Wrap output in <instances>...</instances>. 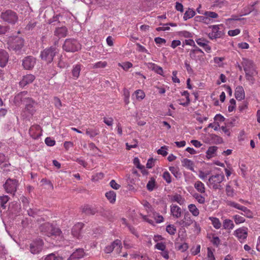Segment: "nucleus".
Returning a JSON list of instances; mask_svg holds the SVG:
<instances>
[{"instance_id": "obj_55", "label": "nucleus", "mask_w": 260, "mask_h": 260, "mask_svg": "<svg viewBox=\"0 0 260 260\" xmlns=\"http://www.w3.org/2000/svg\"><path fill=\"white\" fill-rule=\"evenodd\" d=\"M123 95H124V101L126 105H128L129 103V99L130 96V93L129 91L124 88L123 90Z\"/></svg>"}, {"instance_id": "obj_45", "label": "nucleus", "mask_w": 260, "mask_h": 260, "mask_svg": "<svg viewBox=\"0 0 260 260\" xmlns=\"http://www.w3.org/2000/svg\"><path fill=\"white\" fill-rule=\"evenodd\" d=\"M86 134L90 138H93L99 134V131L96 129L88 128L86 131Z\"/></svg>"}, {"instance_id": "obj_21", "label": "nucleus", "mask_w": 260, "mask_h": 260, "mask_svg": "<svg viewBox=\"0 0 260 260\" xmlns=\"http://www.w3.org/2000/svg\"><path fill=\"white\" fill-rule=\"evenodd\" d=\"M35 77L32 74H27L24 76L19 82L21 87H24L27 84L31 83L35 80Z\"/></svg>"}, {"instance_id": "obj_26", "label": "nucleus", "mask_w": 260, "mask_h": 260, "mask_svg": "<svg viewBox=\"0 0 260 260\" xmlns=\"http://www.w3.org/2000/svg\"><path fill=\"white\" fill-rule=\"evenodd\" d=\"M257 74L256 70L245 72V78L250 85H253L255 81L254 76Z\"/></svg>"}, {"instance_id": "obj_11", "label": "nucleus", "mask_w": 260, "mask_h": 260, "mask_svg": "<svg viewBox=\"0 0 260 260\" xmlns=\"http://www.w3.org/2000/svg\"><path fill=\"white\" fill-rule=\"evenodd\" d=\"M234 235L238 238L240 242H243L246 239L248 236V229L242 226L234 231Z\"/></svg>"}, {"instance_id": "obj_15", "label": "nucleus", "mask_w": 260, "mask_h": 260, "mask_svg": "<svg viewBox=\"0 0 260 260\" xmlns=\"http://www.w3.org/2000/svg\"><path fill=\"white\" fill-rule=\"evenodd\" d=\"M83 227V223L78 222L75 224L72 229V236L78 239H80L82 238L81 231Z\"/></svg>"}, {"instance_id": "obj_50", "label": "nucleus", "mask_w": 260, "mask_h": 260, "mask_svg": "<svg viewBox=\"0 0 260 260\" xmlns=\"http://www.w3.org/2000/svg\"><path fill=\"white\" fill-rule=\"evenodd\" d=\"M155 186V179L153 178H151V179L148 181L147 184V188L149 191H152Z\"/></svg>"}, {"instance_id": "obj_30", "label": "nucleus", "mask_w": 260, "mask_h": 260, "mask_svg": "<svg viewBox=\"0 0 260 260\" xmlns=\"http://www.w3.org/2000/svg\"><path fill=\"white\" fill-rule=\"evenodd\" d=\"M41 131V128L39 125H33L30 127L29 129V133L31 136L35 138L40 135Z\"/></svg>"}, {"instance_id": "obj_9", "label": "nucleus", "mask_w": 260, "mask_h": 260, "mask_svg": "<svg viewBox=\"0 0 260 260\" xmlns=\"http://www.w3.org/2000/svg\"><path fill=\"white\" fill-rule=\"evenodd\" d=\"M40 230L42 232H44L48 235L49 234L60 235L61 233L58 229H53L52 225L48 222L42 224L40 227Z\"/></svg>"}, {"instance_id": "obj_5", "label": "nucleus", "mask_w": 260, "mask_h": 260, "mask_svg": "<svg viewBox=\"0 0 260 260\" xmlns=\"http://www.w3.org/2000/svg\"><path fill=\"white\" fill-rule=\"evenodd\" d=\"M9 47L13 50H20L23 46L24 40L20 37H10L8 41Z\"/></svg>"}, {"instance_id": "obj_49", "label": "nucleus", "mask_w": 260, "mask_h": 260, "mask_svg": "<svg viewBox=\"0 0 260 260\" xmlns=\"http://www.w3.org/2000/svg\"><path fill=\"white\" fill-rule=\"evenodd\" d=\"M166 231L169 234L173 235L176 232V228L173 224H169L166 226Z\"/></svg>"}, {"instance_id": "obj_7", "label": "nucleus", "mask_w": 260, "mask_h": 260, "mask_svg": "<svg viewBox=\"0 0 260 260\" xmlns=\"http://www.w3.org/2000/svg\"><path fill=\"white\" fill-rule=\"evenodd\" d=\"M204 52L197 47L196 49L191 50L189 52L190 57L196 62H203L204 61Z\"/></svg>"}, {"instance_id": "obj_27", "label": "nucleus", "mask_w": 260, "mask_h": 260, "mask_svg": "<svg viewBox=\"0 0 260 260\" xmlns=\"http://www.w3.org/2000/svg\"><path fill=\"white\" fill-rule=\"evenodd\" d=\"M147 67L149 69L154 71L157 74L164 76V71L162 68L157 64L153 62H148Z\"/></svg>"}, {"instance_id": "obj_10", "label": "nucleus", "mask_w": 260, "mask_h": 260, "mask_svg": "<svg viewBox=\"0 0 260 260\" xmlns=\"http://www.w3.org/2000/svg\"><path fill=\"white\" fill-rule=\"evenodd\" d=\"M43 242L40 239H36L32 242L29 245V250L32 254L39 253L43 249Z\"/></svg>"}, {"instance_id": "obj_48", "label": "nucleus", "mask_w": 260, "mask_h": 260, "mask_svg": "<svg viewBox=\"0 0 260 260\" xmlns=\"http://www.w3.org/2000/svg\"><path fill=\"white\" fill-rule=\"evenodd\" d=\"M107 65L106 61H100L92 64L93 69L104 68Z\"/></svg>"}, {"instance_id": "obj_12", "label": "nucleus", "mask_w": 260, "mask_h": 260, "mask_svg": "<svg viewBox=\"0 0 260 260\" xmlns=\"http://www.w3.org/2000/svg\"><path fill=\"white\" fill-rule=\"evenodd\" d=\"M194 220L188 212H185L182 219L177 222L181 227L188 228L194 222Z\"/></svg>"}, {"instance_id": "obj_59", "label": "nucleus", "mask_w": 260, "mask_h": 260, "mask_svg": "<svg viewBox=\"0 0 260 260\" xmlns=\"http://www.w3.org/2000/svg\"><path fill=\"white\" fill-rule=\"evenodd\" d=\"M119 66L121 67L124 70L127 71L133 67V64L130 62H125L122 65L119 63Z\"/></svg>"}, {"instance_id": "obj_23", "label": "nucleus", "mask_w": 260, "mask_h": 260, "mask_svg": "<svg viewBox=\"0 0 260 260\" xmlns=\"http://www.w3.org/2000/svg\"><path fill=\"white\" fill-rule=\"evenodd\" d=\"M68 33V29L65 26L57 27L54 30V35L60 39L66 37Z\"/></svg>"}, {"instance_id": "obj_34", "label": "nucleus", "mask_w": 260, "mask_h": 260, "mask_svg": "<svg viewBox=\"0 0 260 260\" xmlns=\"http://www.w3.org/2000/svg\"><path fill=\"white\" fill-rule=\"evenodd\" d=\"M205 194L196 192L192 194V197L199 204H204L206 202Z\"/></svg>"}, {"instance_id": "obj_35", "label": "nucleus", "mask_w": 260, "mask_h": 260, "mask_svg": "<svg viewBox=\"0 0 260 260\" xmlns=\"http://www.w3.org/2000/svg\"><path fill=\"white\" fill-rule=\"evenodd\" d=\"M209 219L211 221L212 225L215 229L218 230L220 229L222 224L218 218L211 216L209 217Z\"/></svg>"}, {"instance_id": "obj_51", "label": "nucleus", "mask_w": 260, "mask_h": 260, "mask_svg": "<svg viewBox=\"0 0 260 260\" xmlns=\"http://www.w3.org/2000/svg\"><path fill=\"white\" fill-rule=\"evenodd\" d=\"M175 246L178 248V250H181L182 252L186 251L188 248V246L186 243H183L182 244H179L178 243H175Z\"/></svg>"}, {"instance_id": "obj_4", "label": "nucleus", "mask_w": 260, "mask_h": 260, "mask_svg": "<svg viewBox=\"0 0 260 260\" xmlns=\"http://www.w3.org/2000/svg\"><path fill=\"white\" fill-rule=\"evenodd\" d=\"M63 49L67 52H76L81 48L80 43L75 39H67L62 46Z\"/></svg>"}, {"instance_id": "obj_62", "label": "nucleus", "mask_w": 260, "mask_h": 260, "mask_svg": "<svg viewBox=\"0 0 260 260\" xmlns=\"http://www.w3.org/2000/svg\"><path fill=\"white\" fill-rule=\"evenodd\" d=\"M241 31L240 29L236 28L234 30H229L228 34L230 36L234 37L240 33Z\"/></svg>"}, {"instance_id": "obj_19", "label": "nucleus", "mask_w": 260, "mask_h": 260, "mask_svg": "<svg viewBox=\"0 0 260 260\" xmlns=\"http://www.w3.org/2000/svg\"><path fill=\"white\" fill-rule=\"evenodd\" d=\"M197 43L201 47H202L206 52L210 53L211 47L208 45L209 41L204 38H199L196 40Z\"/></svg>"}, {"instance_id": "obj_20", "label": "nucleus", "mask_w": 260, "mask_h": 260, "mask_svg": "<svg viewBox=\"0 0 260 260\" xmlns=\"http://www.w3.org/2000/svg\"><path fill=\"white\" fill-rule=\"evenodd\" d=\"M241 64L245 72L255 70L253 67V62L251 60L243 58Z\"/></svg>"}, {"instance_id": "obj_43", "label": "nucleus", "mask_w": 260, "mask_h": 260, "mask_svg": "<svg viewBox=\"0 0 260 260\" xmlns=\"http://www.w3.org/2000/svg\"><path fill=\"white\" fill-rule=\"evenodd\" d=\"M83 212L86 214L94 215L96 213V210L95 209L91 208V207L88 205H86L84 206L83 208Z\"/></svg>"}, {"instance_id": "obj_8", "label": "nucleus", "mask_w": 260, "mask_h": 260, "mask_svg": "<svg viewBox=\"0 0 260 260\" xmlns=\"http://www.w3.org/2000/svg\"><path fill=\"white\" fill-rule=\"evenodd\" d=\"M18 182L15 179H8L4 185L6 191L10 194L14 195L17 190Z\"/></svg>"}, {"instance_id": "obj_40", "label": "nucleus", "mask_w": 260, "mask_h": 260, "mask_svg": "<svg viewBox=\"0 0 260 260\" xmlns=\"http://www.w3.org/2000/svg\"><path fill=\"white\" fill-rule=\"evenodd\" d=\"M226 204L228 206L234 208L235 209L242 211L244 206L240 205L239 204L232 201L228 200L226 201Z\"/></svg>"}, {"instance_id": "obj_46", "label": "nucleus", "mask_w": 260, "mask_h": 260, "mask_svg": "<svg viewBox=\"0 0 260 260\" xmlns=\"http://www.w3.org/2000/svg\"><path fill=\"white\" fill-rule=\"evenodd\" d=\"M225 191L228 197H233L235 196V190L230 185L226 186Z\"/></svg>"}, {"instance_id": "obj_29", "label": "nucleus", "mask_w": 260, "mask_h": 260, "mask_svg": "<svg viewBox=\"0 0 260 260\" xmlns=\"http://www.w3.org/2000/svg\"><path fill=\"white\" fill-rule=\"evenodd\" d=\"M194 187L198 192L201 194H206V187L205 184L201 181H197L194 183Z\"/></svg>"}, {"instance_id": "obj_33", "label": "nucleus", "mask_w": 260, "mask_h": 260, "mask_svg": "<svg viewBox=\"0 0 260 260\" xmlns=\"http://www.w3.org/2000/svg\"><path fill=\"white\" fill-rule=\"evenodd\" d=\"M188 209L192 216L197 217L199 215L200 210L196 205L193 204H189L188 205Z\"/></svg>"}, {"instance_id": "obj_63", "label": "nucleus", "mask_w": 260, "mask_h": 260, "mask_svg": "<svg viewBox=\"0 0 260 260\" xmlns=\"http://www.w3.org/2000/svg\"><path fill=\"white\" fill-rule=\"evenodd\" d=\"M230 103L231 105L228 107V110L231 112H232L235 108L236 101L234 99H232L230 100Z\"/></svg>"}, {"instance_id": "obj_56", "label": "nucleus", "mask_w": 260, "mask_h": 260, "mask_svg": "<svg viewBox=\"0 0 260 260\" xmlns=\"http://www.w3.org/2000/svg\"><path fill=\"white\" fill-rule=\"evenodd\" d=\"M179 35L186 38H190L193 37V35L191 32L186 30H183L179 32Z\"/></svg>"}, {"instance_id": "obj_64", "label": "nucleus", "mask_w": 260, "mask_h": 260, "mask_svg": "<svg viewBox=\"0 0 260 260\" xmlns=\"http://www.w3.org/2000/svg\"><path fill=\"white\" fill-rule=\"evenodd\" d=\"M9 29V27L0 24V35L5 34Z\"/></svg>"}, {"instance_id": "obj_58", "label": "nucleus", "mask_w": 260, "mask_h": 260, "mask_svg": "<svg viewBox=\"0 0 260 260\" xmlns=\"http://www.w3.org/2000/svg\"><path fill=\"white\" fill-rule=\"evenodd\" d=\"M167 146H162L159 149H158L157 151V152L158 154H161L164 156H166L168 154V152L167 151Z\"/></svg>"}, {"instance_id": "obj_25", "label": "nucleus", "mask_w": 260, "mask_h": 260, "mask_svg": "<svg viewBox=\"0 0 260 260\" xmlns=\"http://www.w3.org/2000/svg\"><path fill=\"white\" fill-rule=\"evenodd\" d=\"M235 96L238 101H241L245 98V91L242 86H238L236 88Z\"/></svg>"}, {"instance_id": "obj_37", "label": "nucleus", "mask_w": 260, "mask_h": 260, "mask_svg": "<svg viewBox=\"0 0 260 260\" xmlns=\"http://www.w3.org/2000/svg\"><path fill=\"white\" fill-rule=\"evenodd\" d=\"M195 11L192 9L188 8L184 14L183 19L186 21L192 18L195 16Z\"/></svg>"}, {"instance_id": "obj_54", "label": "nucleus", "mask_w": 260, "mask_h": 260, "mask_svg": "<svg viewBox=\"0 0 260 260\" xmlns=\"http://www.w3.org/2000/svg\"><path fill=\"white\" fill-rule=\"evenodd\" d=\"M242 211L244 212V213H242V214L244 215L245 216L248 218H252L253 217L252 212L247 207L244 206Z\"/></svg>"}, {"instance_id": "obj_2", "label": "nucleus", "mask_w": 260, "mask_h": 260, "mask_svg": "<svg viewBox=\"0 0 260 260\" xmlns=\"http://www.w3.org/2000/svg\"><path fill=\"white\" fill-rule=\"evenodd\" d=\"M224 179L225 177L222 173L213 175L209 177L207 184L214 189L221 190L222 189L221 184Z\"/></svg>"}, {"instance_id": "obj_14", "label": "nucleus", "mask_w": 260, "mask_h": 260, "mask_svg": "<svg viewBox=\"0 0 260 260\" xmlns=\"http://www.w3.org/2000/svg\"><path fill=\"white\" fill-rule=\"evenodd\" d=\"M25 110L31 115H33L36 111L37 103L31 98L25 99Z\"/></svg>"}, {"instance_id": "obj_24", "label": "nucleus", "mask_w": 260, "mask_h": 260, "mask_svg": "<svg viewBox=\"0 0 260 260\" xmlns=\"http://www.w3.org/2000/svg\"><path fill=\"white\" fill-rule=\"evenodd\" d=\"M170 199L171 202H176L180 205H183L185 204V199L180 194L175 193L170 196Z\"/></svg>"}, {"instance_id": "obj_28", "label": "nucleus", "mask_w": 260, "mask_h": 260, "mask_svg": "<svg viewBox=\"0 0 260 260\" xmlns=\"http://www.w3.org/2000/svg\"><path fill=\"white\" fill-rule=\"evenodd\" d=\"M81 67L82 65L79 63L75 64L73 66L72 75L73 79H77L79 78L80 74Z\"/></svg>"}, {"instance_id": "obj_53", "label": "nucleus", "mask_w": 260, "mask_h": 260, "mask_svg": "<svg viewBox=\"0 0 260 260\" xmlns=\"http://www.w3.org/2000/svg\"><path fill=\"white\" fill-rule=\"evenodd\" d=\"M135 94H136L137 99L138 100H143L145 96L144 92L140 89L136 90L135 91Z\"/></svg>"}, {"instance_id": "obj_31", "label": "nucleus", "mask_w": 260, "mask_h": 260, "mask_svg": "<svg viewBox=\"0 0 260 260\" xmlns=\"http://www.w3.org/2000/svg\"><path fill=\"white\" fill-rule=\"evenodd\" d=\"M181 162L183 167L189 170L194 171V163L192 160L187 158H184Z\"/></svg>"}, {"instance_id": "obj_1", "label": "nucleus", "mask_w": 260, "mask_h": 260, "mask_svg": "<svg viewBox=\"0 0 260 260\" xmlns=\"http://www.w3.org/2000/svg\"><path fill=\"white\" fill-rule=\"evenodd\" d=\"M0 18L7 23L15 24L18 21V15L14 11L8 9L2 11Z\"/></svg>"}, {"instance_id": "obj_57", "label": "nucleus", "mask_w": 260, "mask_h": 260, "mask_svg": "<svg viewBox=\"0 0 260 260\" xmlns=\"http://www.w3.org/2000/svg\"><path fill=\"white\" fill-rule=\"evenodd\" d=\"M9 198L8 196H3L0 197L1 206L3 208H5V205L8 202Z\"/></svg>"}, {"instance_id": "obj_38", "label": "nucleus", "mask_w": 260, "mask_h": 260, "mask_svg": "<svg viewBox=\"0 0 260 260\" xmlns=\"http://www.w3.org/2000/svg\"><path fill=\"white\" fill-rule=\"evenodd\" d=\"M217 149L218 147L217 146H213L209 147L206 152L207 156L209 158L214 157L215 155Z\"/></svg>"}, {"instance_id": "obj_6", "label": "nucleus", "mask_w": 260, "mask_h": 260, "mask_svg": "<svg viewBox=\"0 0 260 260\" xmlns=\"http://www.w3.org/2000/svg\"><path fill=\"white\" fill-rule=\"evenodd\" d=\"M122 248V245L121 240L119 239H116L110 245L106 246L104 249V251L106 253H110L113 251L115 250V252L116 253L120 254L121 252Z\"/></svg>"}, {"instance_id": "obj_18", "label": "nucleus", "mask_w": 260, "mask_h": 260, "mask_svg": "<svg viewBox=\"0 0 260 260\" xmlns=\"http://www.w3.org/2000/svg\"><path fill=\"white\" fill-rule=\"evenodd\" d=\"M171 215L175 218H179L182 215V209L176 205L172 204L170 206Z\"/></svg>"}, {"instance_id": "obj_44", "label": "nucleus", "mask_w": 260, "mask_h": 260, "mask_svg": "<svg viewBox=\"0 0 260 260\" xmlns=\"http://www.w3.org/2000/svg\"><path fill=\"white\" fill-rule=\"evenodd\" d=\"M204 15L207 16L210 20H214V19H216L219 17L217 13L212 11H205Z\"/></svg>"}, {"instance_id": "obj_22", "label": "nucleus", "mask_w": 260, "mask_h": 260, "mask_svg": "<svg viewBox=\"0 0 260 260\" xmlns=\"http://www.w3.org/2000/svg\"><path fill=\"white\" fill-rule=\"evenodd\" d=\"M9 60V55L6 51L0 49V67L4 68L6 67Z\"/></svg>"}, {"instance_id": "obj_39", "label": "nucleus", "mask_w": 260, "mask_h": 260, "mask_svg": "<svg viewBox=\"0 0 260 260\" xmlns=\"http://www.w3.org/2000/svg\"><path fill=\"white\" fill-rule=\"evenodd\" d=\"M106 197L111 203H114L116 201V193L114 191H109L106 193Z\"/></svg>"}, {"instance_id": "obj_41", "label": "nucleus", "mask_w": 260, "mask_h": 260, "mask_svg": "<svg viewBox=\"0 0 260 260\" xmlns=\"http://www.w3.org/2000/svg\"><path fill=\"white\" fill-rule=\"evenodd\" d=\"M181 95L182 96H184L186 98V100L184 102H180L179 103V104L181 105H182L183 106H188L190 102V100L189 98V93L187 91H184L182 92H181Z\"/></svg>"}, {"instance_id": "obj_36", "label": "nucleus", "mask_w": 260, "mask_h": 260, "mask_svg": "<svg viewBox=\"0 0 260 260\" xmlns=\"http://www.w3.org/2000/svg\"><path fill=\"white\" fill-rule=\"evenodd\" d=\"M210 139L212 143L215 144H220L223 143L222 138L215 134H211L210 135Z\"/></svg>"}, {"instance_id": "obj_52", "label": "nucleus", "mask_w": 260, "mask_h": 260, "mask_svg": "<svg viewBox=\"0 0 260 260\" xmlns=\"http://www.w3.org/2000/svg\"><path fill=\"white\" fill-rule=\"evenodd\" d=\"M162 178L168 184L172 182V177L170 173L167 171H166L163 173Z\"/></svg>"}, {"instance_id": "obj_32", "label": "nucleus", "mask_w": 260, "mask_h": 260, "mask_svg": "<svg viewBox=\"0 0 260 260\" xmlns=\"http://www.w3.org/2000/svg\"><path fill=\"white\" fill-rule=\"evenodd\" d=\"M223 228L226 230H232L234 227L235 225L233 221L230 219H225L222 222Z\"/></svg>"}, {"instance_id": "obj_42", "label": "nucleus", "mask_w": 260, "mask_h": 260, "mask_svg": "<svg viewBox=\"0 0 260 260\" xmlns=\"http://www.w3.org/2000/svg\"><path fill=\"white\" fill-rule=\"evenodd\" d=\"M63 258L58 255H56L54 253L48 254L46 256L44 260H63Z\"/></svg>"}, {"instance_id": "obj_47", "label": "nucleus", "mask_w": 260, "mask_h": 260, "mask_svg": "<svg viewBox=\"0 0 260 260\" xmlns=\"http://www.w3.org/2000/svg\"><path fill=\"white\" fill-rule=\"evenodd\" d=\"M233 218L236 224H239L245 222V218L239 215H235L233 216Z\"/></svg>"}, {"instance_id": "obj_16", "label": "nucleus", "mask_w": 260, "mask_h": 260, "mask_svg": "<svg viewBox=\"0 0 260 260\" xmlns=\"http://www.w3.org/2000/svg\"><path fill=\"white\" fill-rule=\"evenodd\" d=\"M36 62V59L29 56L25 57L23 60L22 65L25 69L30 70L34 68Z\"/></svg>"}, {"instance_id": "obj_13", "label": "nucleus", "mask_w": 260, "mask_h": 260, "mask_svg": "<svg viewBox=\"0 0 260 260\" xmlns=\"http://www.w3.org/2000/svg\"><path fill=\"white\" fill-rule=\"evenodd\" d=\"M212 29V31L208 34V37L211 40L219 38L223 35L221 31L219 30V25H213L209 26Z\"/></svg>"}, {"instance_id": "obj_60", "label": "nucleus", "mask_w": 260, "mask_h": 260, "mask_svg": "<svg viewBox=\"0 0 260 260\" xmlns=\"http://www.w3.org/2000/svg\"><path fill=\"white\" fill-rule=\"evenodd\" d=\"M45 142L49 146H53L55 144V141L50 137L46 138L45 140Z\"/></svg>"}, {"instance_id": "obj_17", "label": "nucleus", "mask_w": 260, "mask_h": 260, "mask_svg": "<svg viewBox=\"0 0 260 260\" xmlns=\"http://www.w3.org/2000/svg\"><path fill=\"white\" fill-rule=\"evenodd\" d=\"M84 255L85 252L83 249L79 248L76 249L67 260H79L83 257Z\"/></svg>"}, {"instance_id": "obj_3", "label": "nucleus", "mask_w": 260, "mask_h": 260, "mask_svg": "<svg viewBox=\"0 0 260 260\" xmlns=\"http://www.w3.org/2000/svg\"><path fill=\"white\" fill-rule=\"evenodd\" d=\"M57 52V51L55 47H50L43 50L41 52L40 56L42 60L49 63L53 61V58Z\"/></svg>"}, {"instance_id": "obj_61", "label": "nucleus", "mask_w": 260, "mask_h": 260, "mask_svg": "<svg viewBox=\"0 0 260 260\" xmlns=\"http://www.w3.org/2000/svg\"><path fill=\"white\" fill-rule=\"evenodd\" d=\"M185 45H189L195 47H197L194 41L192 39L185 40L183 43L182 47H184Z\"/></svg>"}]
</instances>
